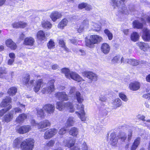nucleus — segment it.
Here are the masks:
<instances>
[{"label": "nucleus", "instance_id": "f257e3e1", "mask_svg": "<svg viewBox=\"0 0 150 150\" xmlns=\"http://www.w3.org/2000/svg\"><path fill=\"white\" fill-rule=\"evenodd\" d=\"M21 141V138H17L15 139L13 143V147L19 148L20 146L22 150H33L35 143L33 139H26L22 142L20 145Z\"/></svg>", "mask_w": 150, "mask_h": 150}, {"label": "nucleus", "instance_id": "f03ea898", "mask_svg": "<svg viewBox=\"0 0 150 150\" xmlns=\"http://www.w3.org/2000/svg\"><path fill=\"white\" fill-rule=\"evenodd\" d=\"M62 72L65 74L66 78L69 79H71L75 81L79 82L81 81L82 79L79 75L76 73L70 71L67 68H64L61 69Z\"/></svg>", "mask_w": 150, "mask_h": 150}, {"label": "nucleus", "instance_id": "7ed1b4c3", "mask_svg": "<svg viewBox=\"0 0 150 150\" xmlns=\"http://www.w3.org/2000/svg\"><path fill=\"white\" fill-rule=\"evenodd\" d=\"M102 40V38L100 36L96 35H92L90 36L89 39L86 41V44L87 47L92 48L94 44H98Z\"/></svg>", "mask_w": 150, "mask_h": 150}, {"label": "nucleus", "instance_id": "20e7f679", "mask_svg": "<svg viewBox=\"0 0 150 150\" xmlns=\"http://www.w3.org/2000/svg\"><path fill=\"white\" fill-rule=\"evenodd\" d=\"M56 108L59 110H62L64 109H68L71 112L74 111V108L71 103H65L62 102H57L56 103Z\"/></svg>", "mask_w": 150, "mask_h": 150}, {"label": "nucleus", "instance_id": "39448f33", "mask_svg": "<svg viewBox=\"0 0 150 150\" xmlns=\"http://www.w3.org/2000/svg\"><path fill=\"white\" fill-rule=\"evenodd\" d=\"M54 80L52 79L49 81L47 85V87L44 88L42 92L43 93H50L55 90L54 86Z\"/></svg>", "mask_w": 150, "mask_h": 150}, {"label": "nucleus", "instance_id": "423d86ee", "mask_svg": "<svg viewBox=\"0 0 150 150\" xmlns=\"http://www.w3.org/2000/svg\"><path fill=\"white\" fill-rule=\"evenodd\" d=\"M23 83L28 88L30 89L33 86L35 80H32L30 81V75L28 74L23 79Z\"/></svg>", "mask_w": 150, "mask_h": 150}, {"label": "nucleus", "instance_id": "0eeeda50", "mask_svg": "<svg viewBox=\"0 0 150 150\" xmlns=\"http://www.w3.org/2000/svg\"><path fill=\"white\" fill-rule=\"evenodd\" d=\"M77 108L80 110L79 112H76V113L77 114L82 121H85L86 120V117L85 116L83 105L81 104L78 105Z\"/></svg>", "mask_w": 150, "mask_h": 150}, {"label": "nucleus", "instance_id": "6e6552de", "mask_svg": "<svg viewBox=\"0 0 150 150\" xmlns=\"http://www.w3.org/2000/svg\"><path fill=\"white\" fill-rule=\"evenodd\" d=\"M83 76L87 77L92 81H96L98 79V76L95 74L90 71H84L82 73Z\"/></svg>", "mask_w": 150, "mask_h": 150}, {"label": "nucleus", "instance_id": "1a4fd4ad", "mask_svg": "<svg viewBox=\"0 0 150 150\" xmlns=\"http://www.w3.org/2000/svg\"><path fill=\"white\" fill-rule=\"evenodd\" d=\"M57 132L56 129L53 128L47 130L45 133L44 138L45 139H49L55 135Z\"/></svg>", "mask_w": 150, "mask_h": 150}, {"label": "nucleus", "instance_id": "9d476101", "mask_svg": "<svg viewBox=\"0 0 150 150\" xmlns=\"http://www.w3.org/2000/svg\"><path fill=\"white\" fill-rule=\"evenodd\" d=\"M14 111L11 110L5 115L3 117L2 119V121L4 122L8 123L11 121L13 117Z\"/></svg>", "mask_w": 150, "mask_h": 150}, {"label": "nucleus", "instance_id": "9b49d317", "mask_svg": "<svg viewBox=\"0 0 150 150\" xmlns=\"http://www.w3.org/2000/svg\"><path fill=\"white\" fill-rule=\"evenodd\" d=\"M43 108L48 114H51L54 112L55 107L54 104L48 103L44 105Z\"/></svg>", "mask_w": 150, "mask_h": 150}, {"label": "nucleus", "instance_id": "f8f14e48", "mask_svg": "<svg viewBox=\"0 0 150 150\" xmlns=\"http://www.w3.org/2000/svg\"><path fill=\"white\" fill-rule=\"evenodd\" d=\"M31 129L29 125H26L17 128V132L20 134H23L28 132Z\"/></svg>", "mask_w": 150, "mask_h": 150}, {"label": "nucleus", "instance_id": "ddd939ff", "mask_svg": "<svg viewBox=\"0 0 150 150\" xmlns=\"http://www.w3.org/2000/svg\"><path fill=\"white\" fill-rule=\"evenodd\" d=\"M62 16V13L61 12L54 11L51 13L50 17L53 22H55L57 19L61 18Z\"/></svg>", "mask_w": 150, "mask_h": 150}, {"label": "nucleus", "instance_id": "4468645a", "mask_svg": "<svg viewBox=\"0 0 150 150\" xmlns=\"http://www.w3.org/2000/svg\"><path fill=\"white\" fill-rule=\"evenodd\" d=\"M56 97L59 100L65 101L68 100L67 95L65 92H57L55 94Z\"/></svg>", "mask_w": 150, "mask_h": 150}, {"label": "nucleus", "instance_id": "2eb2a0df", "mask_svg": "<svg viewBox=\"0 0 150 150\" xmlns=\"http://www.w3.org/2000/svg\"><path fill=\"white\" fill-rule=\"evenodd\" d=\"M51 124L48 120H45L40 122L38 124V129H43L49 127Z\"/></svg>", "mask_w": 150, "mask_h": 150}, {"label": "nucleus", "instance_id": "dca6fc26", "mask_svg": "<svg viewBox=\"0 0 150 150\" xmlns=\"http://www.w3.org/2000/svg\"><path fill=\"white\" fill-rule=\"evenodd\" d=\"M75 143V140L71 138H68L64 141V145L68 147L73 146Z\"/></svg>", "mask_w": 150, "mask_h": 150}, {"label": "nucleus", "instance_id": "f3484780", "mask_svg": "<svg viewBox=\"0 0 150 150\" xmlns=\"http://www.w3.org/2000/svg\"><path fill=\"white\" fill-rule=\"evenodd\" d=\"M110 142L111 144L113 146H115L118 142V139L116 137L114 132H112L110 136Z\"/></svg>", "mask_w": 150, "mask_h": 150}, {"label": "nucleus", "instance_id": "a211bd4d", "mask_svg": "<svg viewBox=\"0 0 150 150\" xmlns=\"http://www.w3.org/2000/svg\"><path fill=\"white\" fill-rule=\"evenodd\" d=\"M27 115L25 113L20 115L16 119V121L19 124L23 123L24 120L27 118Z\"/></svg>", "mask_w": 150, "mask_h": 150}, {"label": "nucleus", "instance_id": "6ab92c4d", "mask_svg": "<svg viewBox=\"0 0 150 150\" xmlns=\"http://www.w3.org/2000/svg\"><path fill=\"white\" fill-rule=\"evenodd\" d=\"M143 39L146 41H149L150 40V32L147 29H144L143 34L142 35Z\"/></svg>", "mask_w": 150, "mask_h": 150}, {"label": "nucleus", "instance_id": "aec40b11", "mask_svg": "<svg viewBox=\"0 0 150 150\" xmlns=\"http://www.w3.org/2000/svg\"><path fill=\"white\" fill-rule=\"evenodd\" d=\"M6 46L10 47L11 50H15L17 47L16 44L11 39H8L6 41Z\"/></svg>", "mask_w": 150, "mask_h": 150}, {"label": "nucleus", "instance_id": "412c9836", "mask_svg": "<svg viewBox=\"0 0 150 150\" xmlns=\"http://www.w3.org/2000/svg\"><path fill=\"white\" fill-rule=\"evenodd\" d=\"M74 97L75 99H76L79 103H81L84 100L83 96L79 91H77L75 93L74 96Z\"/></svg>", "mask_w": 150, "mask_h": 150}, {"label": "nucleus", "instance_id": "4be33fe9", "mask_svg": "<svg viewBox=\"0 0 150 150\" xmlns=\"http://www.w3.org/2000/svg\"><path fill=\"white\" fill-rule=\"evenodd\" d=\"M11 99L9 96L6 97V98L3 99L0 103V106L2 107H5L11 103Z\"/></svg>", "mask_w": 150, "mask_h": 150}, {"label": "nucleus", "instance_id": "5701e85b", "mask_svg": "<svg viewBox=\"0 0 150 150\" xmlns=\"http://www.w3.org/2000/svg\"><path fill=\"white\" fill-rule=\"evenodd\" d=\"M110 48L109 45L107 43H104L102 45L101 47V51L105 54L108 53L110 50Z\"/></svg>", "mask_w": 150, "mask_h": 150}, {"label": "nucleus", "instance_id": "b1692460", "mask_svg": "<svg viewBox=\"0 0 150 150\" xmlns=\"http://www.w3.org/2000/svg\"><path fill=\"white\" fill-rule=\"evenodd\" d=\"M13 27L15 28H24L27 26L26 23L20 21L18 22H15L12 25Z\"/></svg>", "mask_w": 150, "mask_h": 150}, {"label": "nucleus", "instance_id": "393cba45", "mask_svg": "<svg viewBox=\"0 0 150 150\" xmlns=\"http://www.w3.org/2000/svg\"><path fill=\"white\" fill-rule=\"evenodd\" d=\"M125 1V0H112L111 4L114 8L119 7L124 3Z\"/></svg>", "mask_w": 150, "mask_h": 150}, {"label": "nucleus", "instance_id": "a878e982", "mask_svg": "<svg viewBox=\"0 0 150 150\" xmlns=\"http://www.w3.org/2000/svg\"><path fill=\"white\" fill-rule=\"evenodd\" d=\"M129 87L131 90L136 91L139 88L140 85L139 82H136L131 83L129 84Z\"/></svg>", "mask_w": 150, "mask_h": 150}, {"label": "nucleus", "instance_id": "bb28decb", "mask_svg": "<svg viewBox=\"0 0 150 150\" xmlns=\"http://www.w3.org/2000/svg\"><path fill=\"white\" fill-rule=\"evenodd\" d=\"M35 41L34 39L31 37L25 38L24 41V44L26 45L32 46Z\"/></svg>", "mask_w": 150, "mask_h": 150}, {"label": "nucleus", "instance_id": "cd10ccee", "mask_svg": "<svg viewBox=\"0 0 150 150\" xmlns=\"http://www.w3.org/2000/svg\"><path fill=\"white\" fill-rule=\"evenodd\" d=\"M112 104L113 108H116L121 106L122 103L121 100L119 98H117L112 102Z\"/></svg>", "mask_w": 150, "mask_h": 150}, {"label": "nucleus", "instance_id": "c85d7f7f", "mask_svg": "<svg viewBox=\"0 0 150 150\" xmlns=\"http://www.w3.org/2000/svg\"><path fill=\"white\" fill-rule=\"evenodd\" d=\"M68 21L67 19L64 18L58 24L57 27L59 28L63 29L67 25Z\"/></svg>", "mask_w": 150, "mask_h": 150}, {"label": "nucleus", "instance_id": "c756f323", "mask_svg": "<svg viewBox=\"0 0 150 150\" xmlns=\"http://www.w3.org/2000/svg\"><path fill=\"white\" fill-rule=\"evenodd\" d=\"M140 138L137 137L134 141L131 148V150H135L140 143Z\"/></svg>", "mask_w": 150, "mask_h": 150}, {"label": "nucleus", "instance_id": "7c9ffc66", "mask_svg": "<svg viewBox=\"0 0 150 150\" xmlns=\"http://www.w3.org/2000/svg\"><path fill=\"white\" fill-rule=\"evenodd\" d=\"M41 24L42 27L47 29H50L52 25L50 22L45 20H43Z\"/></svg>", "mask_w": 150, "mask_h": 150}, {"label": "nucleus", "instance_id": "2f4dec72", "mask_svg": "<svg viewBox=\"0 0 150 150\" xmlns=\"http://www.w3.org/2000/svg\"><path fill=\"white\" fill-rule=\"evenodd\" d=\"M42 83V81L41 79H40L36 81L33 88V89L35 92H37L39 91Z\"/></svg>", "mask_w": 150, "mask_h": 150}, {"label": "nucleus", "instance_id": "473e14b6", "mask_svg": "<svg viewBox=\"0 0 150 150\" xmlns=\"http://www.w3.org/2000/svg\"><path fill=\"white\" fill-rule=\"evenodd\" d=\"M138 45L142 50L144 51H146L149 48L148 44L144 42H138Z\"/></svg>", "mask_w": 150, "mask_h": 150}, {"label": "nucleus", "instance_id": "72a5a7b5", "mask_svg": "<svg viewBox=\"0 0 150 150\" xmlns=\"http://www.w3.org/2000/svg\"><path fill=\"white\" fill-rule=\"evenodd\" d=\"M7 71L6 68L4 67H0V78L8 79L4 75L7 74Z\"/></svg>", "mask_w": 150, "mask_h": 150}, {"label": "nucleus", "instance_id": "f704fd0d", "mask_svg": "<svg viewBox=\"0 0 150 150\" xmlns=\"http://www.w3.org/2000/svg\"><path fill=\"white\" fill-rule=\"evenodd\" d=\"M37 38L41 41L45 40L46 39L45 33L42 30H40L37 33Z\"/></svg>", "mask_w": 150, "mask_h": 150}, {"label": "nucleus", "instance_id": "c9c22d12", "mask_svg": "<svg viewBox=\"0 0 150 150\" xmlns=\"http://www.w3.org/2000/svg\"><path fill=\"white\" fill-rule=\"evenodd\" d=\"M17 91V88L15 87H12L9 88L7 91L8 94L10 96L15 95Z\"/></svg>", "mask_w": 150, "mask_h": 150}, {"label": "nucleus", "instance_id": "e433bc0d", "mask_svg": "<svg viewBox=\"0 0 150 150\" xmlns=\"http://www.w3.org/2000/svg\"><path fill=\"white\" fill-rule=\"evenodd\" d=\"M70 134L74 137H76L79 133V129L76 128L74 127H72L69 131Z\"/></svg>", "mask_w": 150, "mask_h": 150}, {"label": "nucleus", "instance_id": "4c0bfd02", "mask_svg": "<svg viewBox=\"0 0 150 150\" xmlns=\"http://www.w3.org/2000/svg\"><path fill=\"white\" fill-rule=\"evenodd\" d=\"M126 61H127V63L134 66L138 65L140 62L139 61L134 59H130L129 60H127Z\"/></svg>", "mask_w": 150, "mask_h": 150}, {"label": "nucleus", "instance_id": "58836bf2", "mask_svg": "<svg viewBox=\"0 0 150 150\" xmlns=\"http://www.w3.org/2000/svg\"><path fill=\"white\" fill-rule=\"evenodd\" d=\"M75 122V120L73 117H69L66 122L67 126L70 127L73 126Z\"/></svg>", "mask_w": 150, "mask_h": 150}, {"label": "nucleus", "instance_id": "ea45409f", "mask_svg": "<svg viewBox=\"0 0 150 150\" xmlns=\"http://www.w3.org/2000/svg\"><path fill=\"white\" fill-rule=\"evenodd\" d=\"M133 27L134 28H136L137 29H141L143 28V24L140 22L138 21H134L133 22Z\"/></svg>", "mask_w": 150, "mask_h": 150}, {"label": "nucleus", "instance_id": "a19ab883", "mask_svg": "<svg viewBox=\"0 0 150 150\" xmlns=\"http://www.w3.org/2000/svg\"><path fill=\"white\" fill-rule=\"evenodd\" d=\"M92 25L94 27V30L96 31H99L101 28L100 23L98 22L97 23L95 22H92Z\"/></svg>", "mask_w": 150, "mask_h": 150}, {"label": "nucleus", "instance_id": "79ce46f5", "mask_svg": "<svg viewBox=\"0 0 150 150\" xmlns=\"http://www.w3.org/2000/svg\"><path fill=\"white\" fill-rule=\"evenodd\" d=\"M139 36L138 33L136 32H133L131 36V40L134 42H136L139 39Z\"/></svg>", "mask_w": 150, "mask_h": 150}, {"label": "nucleus", "instance_id": "37998d69", "mask_svg": "<svg viewBox=\"0 0 150 150\" xmlns=\"http://www.w3.org/2000/svg\"><path fill=\"white\" fill-rule=\"evenodd\" d=\"M104 33L107 36L109 40H111L113 38V35L108 29H105L104 30Z\"/></svg>", "mask_w": 150, "mask_h": 150}, {"label": "nucleus", "instance_id": "c03bdc74", "mask_svg": "<svg viewBox=\"0 0 150 150\" xmlns=\"http://www.w3.org/2000/svg\"><path fill=\"white\" fill-rule=\"evenodd\" d=\"M37 113V116L41 118H43L44 117V112L42 109L37 108L36 109Z\"/></svg>", "mask_w": 150, "mask_h": 150}, {"label": "nucleus", "instance_id": "a18cd8bd", "mask_svg": "<svg viewBox=\"0 0 150 150\" xmlns=\"http://www.w3.org/2000/svg\"><path fill=\"white\" fill-rule=\"evenodd\" d=\"M81 24L83 26L84 28H85L86 29H87L89 26L88 19L87 18H86Z\"/></svg>", "mask_w": 150, "mask_h": 150}, {"label": "nucleus", "instance_id": "49530a36", "mask_svg": "<svg viewBox=\"0 0 150 150\" xmlns=\"http://www.w3.org/2000/svg\"><path fill=\"white\" fill-rule=\"evenodd\" d=\"M120 57L119 55H117L114 57L111 60L112 63L115 64L119 62Z\"/></svg>", "mask_w": 150, "mask_h": 150}, {"label": "nucleus", "instance_id": "de8ad7c7", "mask_svg": "<svg viewBox=\"0 0 150 150\" xmlns=\"http://www.w3.org/2000/svg\"><path fill=\"white\" fill-rule=\"evenodd\" d=\"M126 134L124 132H122L119 136L118 138L122 142H124L127 138Z\"/></svg>", "mask_w": 150, "mask_h": 150}, {"label": "nucleus", "instance_id": "09e8293b", "mask_svg": "<svg viewBox=\"0 0 150 150\" xmlns=\"http://www.w3.org/2000/svg\"><path fill=\"white\" fill-rule=\"evenodd\" d=\"M76 29L77 31L79 33L82 32L85 29H86L85 28H84L83 26L81 25V24H79V25L77 26V28Z\"/></svg>", "mask_w": 150, "mask_h": 150}, {"label": "nucleus", "instance_id": "8fccbe9b", "mask_svg": "<svg viewBox=\"0 0 150 150\" xmlns=\"http://www.w3.org/2000/svg\"><path fill=\"white\" fill-rule=\"evenodd\" d=\"M47 45L49 49H53L54 48L55 43L53 41L50 40L49 41Z\"/></svg>", "mask_w": 150, "mask_h": 150}, {"label": "nucleus", "instance_id": "3c124183", "mask_svg": "<svg viewBox=\"0 0 150 150\" xmlns=\"http://www.w3.org/2000/svg\"><path fill=\"white\" fill-rule=\"evenodd\" d=\"M76 88L75 87H73L71 88L69 92V95L70 96L73 97L74 96L76 91Z\"/></svg>", "mask_w": 150, "mask_h": 150}, {"label": "nucleus", "instance_id": "603ef678", "mask_svg": "<svg viewBox=\"0 0 150 150\" xmlns=\"http://www.w3.org/2000/svg\"><path fill=\"white\" fill-rule=\"evenodd\" d=\"M92 16L94 18L95 20L99 22L100 19V15L97 13H94L93 14Z\"/></svg>", "mask_w": 150, "mask_h": 150}, {"label": "nucleus", "instance_id": "864d4df0", "mask_svg": "<svg viewBox=\"0 0 150 150\" xmlns=\"http://www.w3.org/2000/svg\"><path fill=\"white\" fill-rule=\"evenodd\" d=\"M119 97L124 101L126 102L128 100V99L126 96L122 93H119Z\"/></svg>", "mask_w": 150, "mask_h": 150}, {"label": "nucleus", "instance_id": "5fc2aeb1", "mask_svg": "<svg viewBox=\"0 0 150 150\" xmlns=\"http://www.w3.org/2000/svg\"><path fill=\"white\" fill-rule=\"evenodd\" d=\"M59 42V45L62 47L64 48L66 51H67L68 50V49L65 46L64 42L62 39L60 40Z\"/></svg>", "mask_w": 150, "mask_h": 150}, {"label": "nucleus", "instance_id": "6e6d98bb", "mask_svg": "<svg viewBox=\"0 0 150 150\" xmlns=\"http://www.w3.org/2000/svg\"><path fill=\"white\" fill-rule=\"evenodd\" d=\"M120 11L122 13L127 14L129 13V11L127 8L125 6L122 7L121 8Z\"/></svg>", "mask_w": 150, "mask_h": 150}, {"label": "nucleus", "instance_id": "4d7b16f0", "mask_svg": "<svg viewBox=\"0 0 150 150\" xmlns=\"http://www.w3.org/2000/svg\"><path fill=\"white\" fill-rule=\"evenodd\" d=\"M81 149L82 150H91L90 148L88 147L85 142H84L82 144Z\"/></svg>", "mask_w": 150, "mask_h": 150}, {"label": "nucleus", "instance_id": "13d9d810", "mask_svg": "<svg viewBox=\"0 0 150 150\" xmlns=\"http://www.w3.org/2000/svg\"><path fill=\"white\" fill-rule=\"evenodd\" d=\"M85 6L84 8L87 11H90L92 9V6L87 3H86Z\"/></svg>", "mask_w": 150, "mask_h": 150}, {"label": "nucleus", "instance_id": "bf43d9fd", "mask_svg": "<svg viewBox=\"0 0 150 150\" xmlns=\"http://www.w3.org/2000/svg\"><path fill=\"white\" fill-rule=\"evenodd\" d=\"M137 119L140 120H142L143 122H145V117L142 115H138L137 116Z\"/></svg>", "mask_w": 150, "mask_h": 150}, {"label": "nucleus", "instance_id": "052dcab7", "mask_svg": "<svg viewBox=\"0 0 150 150\" xmlns=\"http://www.w3.org/2000/svg\"><path fill=\"white\" fill-rule=\"evenodd\" d=\"M67 130V129H66V127H64L60 129L59 133L60 134H64L66 133Z\"/></svg>", "mask_w": 150, "mask_h": 150}, {"label": "nucleus", "instance_id": "680f3d73", "mask_svg": "<svg viewBox=\"0 0 150 150\" xmlns=\"http://www.w3.org/2000/svg\"><path fill=\"white\" fill-rule=\"evenodd\" d=\"M54 143L55 142L53 140H50L47 143L46 145L48 147H52L53 146Z\"/></svg>", "mask_w": 150, "mask_h": 150}, {"label": "nucleus", "instance_id": "e2e57ef3", "mask_svg": "<svg viewBox=\"0 0 150 150\" xmlns=\"http://www.w3.org/2000/svg\"><path fill=\"white\" fill-rule=\"evenodd\" d=\"M86 3H82L78 5V8L80 9H82L85 8Z\"/></svg>", "mask_w": 150, "mask_h": 150}, {"label": "nucleus", "instance_id": "0e129e2a", "mask_svg": "<svg viewBox=\"0 0 150 150\" xmlns=\"http://www.w3.org/2000/svg\"><path fill=\"white\" fill-rule=\"evenodd\" d=\"M129 9L130 12L132 13L133 12V14H134V12L135 11V9L134 8V6L132 5H130L129 6Z\"/></svg>", "mask_w": 150, "mask_h": 150}, {"label": "nucleus", "instance_id": "69168bd1", "mask_svg": "<svg viewBox=\"0 0 150 150\" xmlns=\"http://www.w3.org/2000/svg\"><path fill=\"white\" fill-rule=\"evenodd\" d=\"M47 11V10L46 9L38 10L36 12V13L38 16H40V15H41L42 13L46 12Z\"/></svg>", "mask_w": 150, "mask_h": 150}, {"label": "nucleus", "instance_id": "338daca9", "mask_svg": "<svg viewBox=\"0 0 150 150\" xmlns=\"http://www.w3.org/2000/svg\"><path fill=\"white\" fill-rule=\"evenodd\" d=\"M12 110L14 111V113H17L21 112L22 110L19 108H16Z\"/></svg>", "mask_w": 150, "mask_h": 150}, {"label": "nucleus", "instance_id": "774afa93", "mask_svg": "<svg viewBox=\"0 0 150 150\" xmlns=\"http://www.w3.org/2000/svg\"><path fill=\"white\" fill-rule=\"evenodd\" d=\"M4 108L0 110V117H2L6 112Z\"/></svg>", "mask_w": 150, "mask_h": 150}]
</instances>
